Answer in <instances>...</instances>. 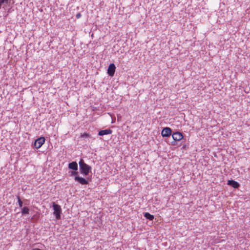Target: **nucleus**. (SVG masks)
I'll use <instances>...</instances> for the list:
<instances>
[{
  "instance_id": "1",
  "label": "nucleus",
  "mask_w": 250,
  "mask_h": 250,
  "mask_svg": "<svg viewBox=\"0 0 250 250\" xmlns=\"http://www.w3.org/2000/svg\"><path fill=\"white\" fill-rule=\"evenodd\" d=\"M80 170L81 173L86 176L90 172H91L92 167L84 163L83 159H81L79 162Z\"/></svg>"
},
{
  "instance_id": "2",
  "label": "nucleus",
  "mask_w": 250,
  "mask_h": 250,
  "mask_svg": "<svg viewBox=\"0 0 250 250\" xmlns=\"http://www.w3.org/2000/svg\"><path fill=\"white\" fill-rule=\"evenodd\" d=\"M52 207L53 208V214L55 216L57 219L61 218V214L62 213V208L60 205L56 204L55 202L52 203Z\"/></svg>"
},
{
  "instance_id": "3",
  "label": "nucleus",
  "mask_w": 250,
  "mask_h": 250,
  "mask_svg": "<svg viewBox=\"0 0 250 250\" xmlns=\"http://www.w3.org/2000/svg\"><path fill=\"white\" fill-rule=\"evenodd\" d=\"M172 137L174 140V141L171 142V145L172 146L176 145V141H180L183 138L182 133L180 132H175L173 133L172 134Z\"/></svg>"
},
{
  "instance_id": "4",
  "label": "nucleus",
  "mask_w": 250,
  "mask_h": 250,
  "mask_svg": "<svg viewBox=\"0 0 250 250\" xmlns=\"http://www.w3.org/2000/svg\"><path fill=\"white\" fill-rule=\"evenodd\" d=\"M44 142H45L44 137H40L35 141V142L34 144V146L36 148H39L42 146V145L44 143Z\"/></svg>"
},
{
  "instance_id": "5",
  "label": "nucleus",
  "mask_w": 250,
  "mask_h": 250,
  "mask_svg": "<svg viewBox=\"0 0 250 250\" xmlns=\"http://www.w3.org/2000/svg\"><path fill=\"white\" fill-rule=\"evenodd\" d=\"M171 131L170 128L166 127L162 130L161 135L164 137H169L171 134Z\"/></svg>"
},
{
  "instance_id": "6",
  "label": "nucleus",
  "mask_w": 250,
  "mask_h": 250,
  "mask_svg": "<svg viewBox=\"0 0 250 250\" xmlns=\"http://www.w3.org/2000/svg\"><path fill=\"white\" fill-rule=\"evenodd\" d=\"M116 67L114 63H111L107 69V73L110 76H113L115 73Z\"/></svg>"
},
{
  "instance_id": "7",
  "label": "nucleus",
  "mask_w": 250,
  "mask_h": 250,
  "mask_svg": "<svg viewBox=\"0 0 250 250\" xmlns=\"http://www.w3.org/2000/svg\"><path fill=\"white\" fill-rule=\"evenodd\" d=\"M74 179L76 181L78 182L82 185H87L88 183L87 180L85 179L84 178L80 177L79 176H76Z\"/></svg>"
},
{
  "instance_id": "8",
  "label": "nucleus",
  "mask_w": 250,
  "mask_h": 250,
  "mask_svg": "<svg viewBox=\"0 0 250 250\" xmlns=\"http://www.w3.org/2000/svg\"><path fill=\"white\" fill-rule=\"evenodd\" d=\"M112 132V130L110 129H106L104 130H102L99 131L98 135L99 136H104L105 135L111 134Z\"/></svg>"
},
{
  "instance_id": "9",
  "label": "nucleus",
  "mask_w": 250,
  "mask_h": 250,
  "mask_svg": "<svg viewBox=\"0 0 250 250\" xmlns=\"http://www.w3.org/2000/svg\"><path fill=\"white\" fill-rule=\"evenodd\" d=\"M228 185L235 188H238L240 186V185L238 182L233 180H229L228 181Z\"/></svg>"
},
{
  "instance_id": "10",
  "label": "nucleus",
  "mask_w": 250,
  "mask_h": 250,
  "mask_svg": "<svg viewBox=\"0 0 250 250\" xmlns=\"http://www.w3.org/2000/svg\"><path fill=\"white\" fill-rule=\"evenodd\" d=\"M68 168L69 169L77 170H78V164L76 162H72L68 164Z\"/></svg>"
},
{
  "instance_id": "11",
  "label": "nucleus",
  "mask_w": 250,
  "mask_h": 250,
  "mask_svg": "<svg viewBox=\"0 0 250 250\" xmlns=\"http://www.w3.org/2000/svg\"><path fill=\"white\" fill-rule=\"evenodd\" d=\"M144 216L149 220H152L154 219V216L152 214H150L148 212H145L144 213Z\"/></svg>"
},
{
  "instance_id": "12",
  "label": "nucleus",
  "mask_w": 250,
  "mask_h": 250,
  "mask_svg": "<svg viewBox=\"0 0 250 250\" xmlns=\"http://www.w3.org/2000/svg\"><path fill=\"white\" fill-rule=\"evenodd\" d=\"M29 212V209L28 207H25L22 209L21 213L22 214H28Z\"/></svg>"
},
{
  "instance_id": "13",
  "label": "nucleus",
  "mask_w": 250,
  "mask_h": 250,
  "mask_svg": "<svg viewBox=\"0 0 250 250\" xmlns=\"http://www.w3.org/2000/svg\"><path fill=\"white\" fill-rule=\"evenodd\" d=\"M69 175L71 176H74V175H75V176H78V172L76 171V170L69 171Z\"/></svg>"
},
{
  "instance_id": "14",
  "label": "nucleus",
  "mask_w": 250,
  "mask_h": 250,
  "mask_svg": "<svg viewBox=\"0 0 250 250\" xmlns=\"http://www.w3.org/2000/svg\"><path fill=\"white\" fill-rule=\"evenodd\" d=\"M17 198H18V202L19 203V206L20 208H21L22 207V204H23L19 196H17Z\"/></svg>"
},
{
  "instance_id": "15",
  "label": "nucleus",
  "mask_w": 250,
  "mask_h": 250,
  "mask_svg": "<svg viewBox=\"0 0 250 250\" xmlns=\"http://www.w3.org/2000/svg\"><path fill=\"white\" fill-rule=\"evenodd\" d=\"M90 136V134L86 132H84L81 135V137L89 138Z\"/></svg>"
},
{
  "instance_id": "16",
  "label": "nucleus",
  "mask_w": 250,
  "mask_h": 250,
  "mask_svg": "<svg viewBox=\"0 0 250 250\" xmlns=\"http://www.w3.org/2000/svg\"><path fill=\"white\" fill-rule=\"evenodd\" d=\"M11 0H0L1 3L5 4H8L10 2Z\"/></svg>"
},
{
  "instance_id": "17",
  "label": "nucleus",
  "mask_w": 250,
  "mask_h": 250,
  "mask_svg": "<svg viewBox=\"0 0 250 250\" xmlns=\"http://www.w3.org/2000/svg\"><path fill=\"white\" fill-rule=\"evenodd\" d=\"M81 14L80 13H79L76 14V17L77 19H79V18H80L81 17Z\"/></svg>"
},
{
  "instance_id": "18",
  "label": "nucleus",
  "mask_w": 250,
  "mask_h": 250,
  "mask_svg": "<svg viewBox=\"0 0 250 250\" xmlns=\"http://www.w3.org/2000/svg\"><path fill=\"white\" fill-rule=\"evenodd\" d=\"M3 3H1V2L0 1V9L1 8V6L2 5V4H3Z\"/></svg>"
}]
</instances>
